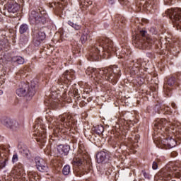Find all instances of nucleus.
<instances>
[{"label": "nucleus", "instance_id": "393cba45", "mask_svg": "<svg viewBox=\"0 0 181 181\" xmlns=\"http://www.w3.org/2000/svg\"><path fill=\"white\" fill-rule=\"evenodd\" d=\"M26 93L28 97H33L36 93V88L34 85H31L30 87L28 85V88L27 89Z\"/></svg>", "mask_w": 181, "mask_h": 181}, {"label": "nucleus", "instance_id": "0eeeda50", "mask_svg": "<svg viewBox=\"0 0 181 181\" xmlns=\"http://www.w3.org/2000/svg\"><path fill=\"white\" fill-rule=\"evenodd\" d=\"M173 23H175L181 29V8L168 9L167 11Z\"/></svg>", "mask_w": 181, "mask_h": 181}, {"label": "nucleus", "instance_id": "9b49d317", "mask_svg": "<svg viewBox=\"0 0 181 181\" xmlns=\"http://www.w3.org/2000/svg\"><path fill=\"white\" fill-rule=\"evenodd\" d=\"M35 160L37 169L39 172H47L49 170V166H47V163H46V161L43 158L36 157Z\"/></svg>", "mask_w": 181, "mask_h": 181}, {"label": "nucleus", "instance_id": "2eb2a0df", "mask_svg": "<svg viewBox=\"0 0 181 181\" xmlns=\"http://www.w3.org/2000/svg\"><path fill=\"white\" fill-rule=\"evenodd\" d=\"M176 146V141L172 137H168L163 141L162 148L164 149H172Z\"/></svg>", "mask_w": 181, "mask_h": 181}, {"label": "nucleus", "instance_id": "bb28decb", "mask_svg": "<svg viewBox=\"0 0 181 181\" xmlns=\"http://www.w3.org/2000/svg\"><path fill=\"white\" fill-rule=\"evenodd\" d=\"M115 22L117 26H118L119 25V28L122 27V25L125 23V21L124 20V18L121 17V16L119 15L116 16V19L115 20Z\"/></svg>", "mask_w": 181, "mask_h": 181}, {"label": "nucleus", "instance_id": "ddd939ff", "mask_svg": "<svg viewBox=\"0 0 181 181\" xmlns=\"http://www.w3.org/2000/svg\"><path fill=\"white\" fill-rule=\"evenodd\" d=\"M7 3L8 13H16L19 11V4L15 0H4Z\"/></svg>", "mask_w": 181, "mask_h": 181}, {"label": "nucleus", "instance_id": "5701e85b", "mask_svg": "<svg viewBox=\"0 0 181 181\" xmlns=\"http://www.w3.org/2000/svg\"><path fill=\"white\" fill-rule=\"evenodd\" d=\"M168 84L170 87H173L175 86H179L180 84V81L179 78L176 79L175 77H170L168 80Z\"/></svg>", "mask_w": 181, "mask_h": 181}, {"label": "nucleus", "instance_id": "ea45409f", "mask_svg": "<svg viewBox=\"0 0 181 181\" xmlns=\"http://www.w3.org/2000/svg\"><path fill=\"white\" fill-rule=\"evenodd\" d=\"M98 12V8H97V6H93L92 9L90 10V13L92 15H95Z\"/></svg>", "mask_w": 181, "mask_h": 181}, {"label": "nucleus", "instance_id": "9d476101", "mask_svg": "<svg viewBox=\"0 0 181 181\" xmlns=\"http://www.w3.org/2000/svg\"><path fill=\"white\" fill-rule=\"evenodd\" d=\"M33 44L35 46H39L45 39H46V34L39 30H35L33 31Z\"/></svg>", "mask_w": 181, "mask_h": 181}, {"label": "nucleus", "instance_id": "39448f33", "mask_svg": "<svg viewBox=\"0 0 181 181\" xmlns=\"http://www.w3.org/2000/svg\"><path fill=\"white\" fill-rule=\"evenodd\" d=\"M158 176L159 180L165 181H170L173 176L176 179H181V171L176 167H173V169L165 168L158 173Z\"/></svg>", "mask_w": 181, "mask_h": 181}, {"label": "nucleus", "instance_id": "72a5a7b5", "mask_svg": "<svg viewBox=\"0 0 181 181\" xmlns=\"http://www.w3.org/2000/svg\"><path fill=\"white\" fill-rule=\"evenodd\" d=\"M68 24H69L70 26L74 28L75 30H80V29H81V25L76 24L71 21H68Z\"/></svg>", "mask_w": 181, "mask_h": 181}, {"label": "nucleus", "instance_id": "f03ea898", "mask_svg": "<svg viewBox=\"0 0 181 181\" xmlns=\"http://www.w3.org/2000/svg\"><path fill=\"white\" fill-rule=\"evenodd\" d=\"M100 74H102L103 78L109 81V83L117 84L122 74L121 73V68L114 65L104 69L100 71Z\"/></svg>", "mask_w": 181, "mask_h": 181}, {"label": "nucleus", "instance_id": "f8f14e48", "mask_svg": "<svg viewBox=\"0 0 181 181\" xmlns=\"http://www.w3.org/2000/svg\"><path fill=\"white\" fill-rule=\"evenodd\" d=\"M33 135L35 137V139L37 142L39 143L40 145H42V146H45V144H46L47 138H46V130L44 129H41L39 132H35Z\"/></svg>", "mask_w": 181, "mask_h": 181}, {"label": "nucleus", "instance_id": "c756f323", "mask_svg": "<svg viewBox=\"0 0 181 181\" xmlns=\"http://www.w3.org/2000/svg\"><path fill=\"white\" fill-rule=\"evenodd\" d=\"M144 1L142 0H136L135 2L136 5V12H141L142 10V5L144 4Z\"/></svg>", "mask_w": 181, "mask_h": 181}, {"label": "nucleus", "instance_id": "e433bc0d", "mask_svg": "<svg viewBox=\"0 0 181 181\" xmlns=\"http://www.w3.org/2000/svg\"><path fill=\"white\" fill-rule=\"evenodd\" d=\"M47 121L49 124H52V125H56V118L53 116L47 117Z\"/></svg>", "mask_w": 181, "mask_h": 181}, {"label": "nucleus", "instance_id": "c85d7f7f", "mask_svg": "<svg viewBox=\"0 0 181 181\" xmlns=\"http://www.w3.org/2000/svg\"><path fill=\"white\" fill-rule=\"evenodd\" d=\"M84 160H83V158H74L72 160V165H74L75 166H81Z\"/></svg>", "mask_w": 181, "mask_h": 181}, {"label": "nucleus", "instance_id": "4be33fe9", "mask_svg": "<svg viewBox=\"0 0 181 181\" xmlns=\"http://www.w3.org/2000/svg\"><path fill=\"white\" fill-rule=\"evenodd\" d=\"M88 38H90V30L88 28H85L83 30V33L81 37V42L83 45L88 40Z\"/></svg>", "mask_w": 181, "mask_h": 181}, {"label": "nucleus", "instance_id": "7c9ffc66", "mask_svg": "<svg viewBox=\"0 0 181 181\" xmlns=\"http://www.w3.org/2000/svg\"><path fill=\"white\" fill-rule=\"evenodd\" d=\"M21 153L23 156H25L28 159H30L31 154H30V151H29V149L26 148H22L21 151Z\"/></svg>", "mask_w": 181, "mask_h": 181}, {"label": "nucleus", "instance_id": "a878e982", "mask_svg": "<svg viewBox=\"0 0 181 181\" xmlns=\"http://www.w3.org/2000/svg\"><path fill=\"white\" fill-rule=\"evenodd\" d=\"M13 63H17V64H23L25 63V59L21 56H14L11 58Z\"/></svg>", "mask_w": 181, "mask_h": 181}, {"label": "nucleus", "instance_id": "603ef678", "mask_svg": "<svg viewBox=\"0 0 181 181\" xmlns=\"http://www.w3.org/2000/svg\"><path fill=\"white\" fill-rule=\"evenodd\" d=\"M2 94H4V91H2V90H0V95H2Z\"/></svg>", "mask_w": 181, "mask_h": 181}, {"label": "nucleus", "instance_id": "b1692460", "mask_svg": "<svg viewBox=\"0 0 181 181\" xmlns=\"http://www.w3.org/2000/svg\"><path fill=\"white\" fill-rule=\"evenodd\" d=\"M144 9H147V11H151V9H155V6H153V0L146 1L143 5Z\"/></svg>", "mask_w": 181, "mask_h": 181}, {"label": "nucleus", "instance_id": "09e8293b", "mask_svg": "<svg viewBox=\"0 0 181 181\" xmlns=\"http://www.w3.org/2000/svg\"><path fill=\"white\" fill-rule=\"evenodd\" d=\"M23 71H29V68L28 66H25L23 69Z\"/></svg>", "mask_w": 181, "mask_h": 181}, {"label": "nucleus", "instance_id": "6ab92c4d", "mask_svg": "<svg viewBox=\"0 0 181 181\" xmlns=\"http://www.w3.org/2000/svg\"><path fill=\"white\" fill-rule=\"evenodd\" d=\"M57 151L61 155H69V152H70V146L61 144L58 146Z\"/></svg>", "mask_w": 181, "mask_h": 181}, {"label": "nucleus", "instance_id": "c9c22d12", "mask_svg": "<svg viewBox=\"0 0 181 181\" xmlns=\"http://www.w3.org/2000/svg\"><path fill=\"white\" fill-rule=\"evenodd\" d=\"M62 173L65 176L70 174V165H65L62 169Z\"/></svg>", "mask_w": 181, "mask_h": 181}, {"label": "nucleus", "instance_id": "49530a36", "mask_svg": "<svg viewBox=\"0 0 181 181\" xmlns=\"http://www.w3.org/2000/svg\"><path fill=\"white\" fill-rule=\"evenodd\" d=\"M6 162H8V160L5 158L4 161L1 163V167L5 168V166L6 165Z\"/></svg>", "mask_w": 181, "mask_h": 181}, {"label": "nucleus", "instance_id": "1a4fd4ad", "mask_svg": "<svg viewBox=\"0 0 181 181\" xmlns=\"http://www.w3.org/2000/svg\"><path fill=\"white\" fill-rule=\"evenodd\" d=\"M1 124L4 125V127H6V128H10V129H12V131H18V129L20 128L18 121L9 119L8 117L2 119Z\"/></svg>", "mask_w": 181, "mask_h": 181}, {"label": "nucleus", "instance_id": "5fc2aeb1", "mask_svg": "<svg viewBox=\"0 0 181 181\" xmlns=\"http://www.w3.org/2000/svg\"><path fill=\"white\" fill-rule=\"evenodd\" d=\"M0 23H2V18L0 17Z\"/></svg>", "mask_w": 181, "mask_h": 181}, {"label": "nucleus", "instance_id": "864d4df0", "mask_svg": "<svg viewBox=\"0 0 181 181\" xmlns=\"http://www.w3.org/2000/svg\"><path fill=\"white\" fill-rule=\"evenodd\" d=\"M3 151H4L5 152H7L8 150H6V148H4Z\"/></svg>", "mask_w": 181, "mask_h": 181}, {"label": "nucleus", "instance_id": "a18cd8bd", "mask_svg": "<svg viewBox=\"0 0 181 181\" xmlns=\"http://www.w3.org/2000/svg\"><path fill=\"white\" fill-rule=\"evenodd\" d=\"M142 173L146 179H149V174L145 170H142Z\"/></svg>", "mask_w": 181, "mask_h": 181}, {"label": "nucleus", "instance_id": "a211bd4d", "mask_svg": "<svg viewBox=\"0 0 181 181\" xmlns=\"http://www.w3.org/2000/svg\"><path fill=\"white\" fill-rule=\"evenodd\" d=\"M28 88H29V84L23 83L21 87L16 90V94L18 97H25V95H27Z\"/></svg>", "mask_w": 181, "mask_h": 181}, {"label": "nucleus", "instance_id": "412c9836", "mask_svg": "<svg viewBox=\"0 0 181 181\" xmlns=\"http://www.w3.org/2000/svg\"><path fill=\"white\" fill-rule=\"evenodd\" d=\"M166 125V119H157L156 122H154V127L157 129H165V126Z\"/></svg>", "mask_w": 181, "mask_h": 181}, {"label": "nucleus", "instance_id": "6e6d98bb", "mask_svg": "<svg viewBox=\"0 0 181 181\" xmlns=\"http://www.w3.org/2000/svg\"><path fill=\"white\" fill-rule=\"evenodd\" d=\"M172 1V0H170Z\"/></svg>", "mask_w": 181, "mask_h": 181}, {"label": "nucleus", "instance_id": "3c124183", "mask_svg": "<svg viewBox=\"0 0 181 181\" xmlns=\"http://www.w3.org/2000/svg\"><path fill=\"white\" fill-rule=\"evenodd\" d=\"M28 175H36V173H35L33 171H30V172H28Z\"/></svg>", "mask_w": 181, "mask_h": 181}, {"label": "nucleus", "instance_id": "f257e3e1", "mask_svg": "<svg viewBox=\"0 0 181 181\" xmlns=\"http://www.w3.org/2000/svg\"><path fill=\"white\" fill-rule=\"evenodd\" d=\"M110 54L115 53L118 56V50L114 47V42L111 39L107 37H99L96 42L89 49V60L97 62L100 60V57L105 59ZM125 55L124 54H119V59H124Z\"/></svg>", "mask_w": 181, "mask_h": 181}, {"label": "nucleus", "instance_id": "f3484780", "mask_svg": "<svg viewBox=\"0 0 181 181\" xmlns=\"http://www.w3.org/2000/svg\"><path fill=\"white\" fill-rule=\"evenodd\" d=\"M12 175H16V176H22L25 175V170L23 169V165L18 163L11 170Z\"/></svg>", "mask_w": 181, "mask_h": 181}, {"label": "nucleus", "instance_id": "423d86ee", "mask_svg": "<svg viewBox=\"0 0 181 181\" xmlns=\"http://www.w3.org/2000/svg\"><path fill=\"white\" fill-rule=\"evenodd\" d=\"M59 120L64 122V127L67 129L75 128L77 120L69 114L64 113L59 117Z\"/></svg>", "mask_w": 181, "mask_h": 181}, {"label": "nucleus", "instance_id": "a19ab883", "mask_svg": "<svg viewBox=\"0 0 181 181\" xmlns=\"http://www.w3.org/2000/svg\"><path fill=\"white\" fill-rule=\"evenodd\" d=\"M149 32L151 33V35H156L158 33V30H156L155 27L150 28Z\"/></svg>", "mask_w": 181, "mask_h": 181}, {"label": "nucleus", "instance_id": "de8ad7c7", "mask_svg": "<svg viewBox=\"0 0 181 181\" xmlns=\"http://www.w3.org/2000/svg\"><path fill=\"white\" fill-rule=\"evenodd\" d=\"M89 71H90V69H88L87 70H86V74H88V76H91V74H92V77H93V72H91V74L90 73H89Z\"/></svg>", "mask_w": 181, "mask_h": 181}, {"label": "nucleus", "instance_id": "c03bdc74", "mask_svg": "<svg viewBox=\"0 0 181 181\" xmlns=\"http://www.w3.org/2000/svg\"><path fill=\"white\" fill-rule=\"evenodd\" d=\"M152 168L154 170H156V169H158V163H156V161L153 162Z\"/></svg>", "mask_w": 181, "mask_h": 181}, {"label": "nucleus", "instance_id": "79ce46f5", "mask_svg": "<svg viewBox=\"0 0 181 181\" xmlns=\"http://www.w3.org/2000/svg\"><path fill=\"white\" fill-rule=\"evenodd\" d=\"M18 160H19V158L18 157V153H16L13 156L12 162H13V163H16V162H18Z\"/></svg>", "mask_w": 181, "mask_h": 181}, {"label": "nucleus", "instance_id": "37998d69", "mask_svg": "<svg viewBox=\"0 0 181 181\" xmlns=\"http://www.w3.org/2000/svg\"><path fill=\"white\" fill-rule=\"evenodd\" d=\"M119 2L121 5H128L129 1L128 0H119Z\"/></svg>", "mask_w": 181, "mask_h": 181}, {"label": "nucleus", "instance_id": "8fccbe9b", "mask_svg": "<svg viewBox=\"0 0 181 181\" xmlns=\"http://www.w3.org/2000/svg\"><path fill=\"white\" fill-rule=\"evenodd\" d=\"M165 129V135H168V134H169V129Z\"/></svg>", "mask_w": 181, "mask_h": 181}, {"label": "nucleus", "instance_id": "2f4dec72", "mask_svg": "<svg viewBox=\"0 0 181 181\" xmlns=\"http://www.w3.org/2000/svg\"><path fill=\"white\" fill-rule=\"evenodd\" d=\"M81 6H88V5H93V1L90 0H79Z\"/></svg>", "mask_w": 181, "mask_h": 181}, {"label": "nucleus", "instance_id": "473e14b6", "mask_svg": "<svg viewBox=\"0 0 181 181\" xmlns=\"http://www.w3.org/2000/svg\"><path fill=\"white\" fill-rule=\"evenodd\" d=\"M142 59H137L133 64V69H137L139 70L140 67H142Z\"/></svg>", "mask_w": 181, "mask_h": 181}, {"label": "nucleus", "instance_id": "7ed1b4c3", "mask_svg": "<svg viewBox=\"0 0 181 181\" xmlns=\"http://www.w3.org/2000/svg\"><path fill=\"white\" fill-rule=\"evenodd\" d=\"M146 31L143 30L136 35L134 43H136L139 49H149L151 47H152L153 45L156 43V40L146 37Z\"/></svg>", "mask_w": 181, "mask_h": 181}, {"label": "nucleus", "instance_id": "4c0bfd02", "mask_svg": "<svg viewBox=\"0 0 181 181\" xmlns=\"http://www.w3.org/2000/svg\"><path fill=\"white\" fill-rule=\"evenodd\" d=\"M96 132L98 134V135H100V134H103V132H104V127L103 126H97L96 127Z\"/></svg>", "mask_w": 181, "mask_h": 181}, {"label": "nucleus", "instance_id": "f704fd0d", "mask_svg": "<svg viewBox=\"0 0 181 181\" xmlns=\"http://www.w3.org/2000/svg\"><path fill=\"white\" fill-rule=\"evenodd\" d=\"M8 42H5V40H2L0 41V50H5L6 49V46H8Z\"/></svg>", "mask_w": 181, "mask_h": 181}, {"label": "nucleus", "instance_id": "4468645a", "mask_svg": "<svg viewBox=\"0 0 181 181\" xmlns=\"http://www.w3.org/2000/svg\"><path fill=\"white\" fill-rule=\"evenodd\" d=\"M96 159L98 163H109L110 154L105 151L98 152L96 155Z\"/></svg>", "mask_w": 181, "mask_h": 181}, {"label": "nucleus", "instance_id": "6e6552de", "mask_svg": "<svg viewBox=\"0 0 181 181\" xmlns=\"http://www.w3.org/2000/svg\"><path fill=\"white\" fill-rule=\"evenodd\" d=\"M59 93L57 90H54V88H52L51 89V94L49 95V98L46 99L45 100V105L47 107H51V108L57 107V105H59V103H57V97H58Z\"/></svg>", "mask_w": 181, "mask_h": 181}, {"label": "nucleus", "instance_id": "aec40b11", "mask_svg": "<svg viewBox=\"0 0 181 181\" xmlns=\"http://www.w3.org/2000/svg\"><path fill=\"white\" fill-rule=\"evenodd\" d=\"M73 80V77L71 76V74L69 71H66L63 75L61 80H58V84H63V83H67V81H71Z\"/></svg>", "mask_w": 181, "mask_h": 181}, {"label": "nucleus", "instance_id": "58836bf2", "mask_svg": "<svg viewBox=\"0 0 181 181\" xmlns=\"http://www.w3.org/2000/svg\"><path fill=\"white\" fill-rule=\"evenodd\" d=\"M28 40H29V37H28L26 35H23L21 37V42L23 44L28 43Z\"/></svg>", "mask_w": 181, "mask_h": 181}, {"label": "nucleus", "instance_id": "dca6fc26", "mask_svg": "<svg viewBox=\"0 0 181 181\" xmlns=\"http://www.w3.org/2000/svg\"><path fill=\"white\" fill-rule=\"evenodd\" d=\"M154 110H155L156 112H157L158 114H160V110H161V111H163L164 114H165V115H170V114H172V110H171L170 107H169L168 106H165V105L162 106V105H160V103L155 105Z\"/></svg>", "mask_w": 181, "mask_h": 181}, {"label": "nucleus", "instance_id": "cd10ccee", "mask_svg": "<svg viewBox=\"0 0 181 181\" xmlns=\"http://www.w3.org/2000/svg\"><path fill=\"white\" fill-rule=\"evenodd\" d=\"M19 32L21 35L28 33L29 32V25L28 24H22L19 28Z\"/></svg>", "mask_w": 181, "mask_h": 181}, {"label": "nucleus", "instance_id": "20e7f679", "mask_svg": "<svg viewBox=\"0 0 181 181\" xmlns=\"http://www.w3.org/2000/svg\"><path fill=\"white\" fill-rule=\"evenodd\" d=\"M39 8L37 11H32L29 16V21L33 25H45L49 22V16L46 11Z\"/></svg>", "mask_w": 181, "mask_h": 181}]
</instances>
